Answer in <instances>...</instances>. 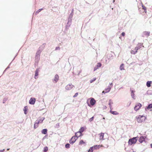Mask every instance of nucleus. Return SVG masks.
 <instances>
[{
  "mask_svg": "<svg viewBox=\"0 0 152 152\" xmlns=\"http://www.w3.org/2000/svg\"><path fill=\"white\" fill-rule=\"evenodd\" d=\"M142 105L140 103H138L136 104L134 107V110L137 111L141 107Z\"/></svg>",
  "mask_w": 152,
  "mask_h": 152,
  "instance_id": "5",
  "label": "nucleus"
},
{
  "mask_svg": "<svg viewBox=\"0 0 152 152\" xmlns=\"http://www.w3.org/2000/svg\"><path fill=\"white\" fill-rule=\"evenodd\" d=\"M125 33L124 32H122V33H121V35H122V36H124V35H125Z\"/></svg>",
  "mask_w": 152,
  "mask_h": 152,
  "instance_id": "43",
  "label": "nucleus"
},
{
  "mask_svg": "<svg viewBox=\"0 0 152 152\" xmlns=\"http://www.w3.org/2000/svg\"><path fill=\"white\" fill-rule=\"evenodd\" d=\"M112 84H113V83H110V85H112Z\"/></svg>",
  "mask_w": 152,
  "mask_h": 152,
  "instance_id": "48",
  "label": "nucleus"
},
{
  "mask_svg": "<svg viewBox=\"0 0 152 152\" xmlns=\"http://www.w3.org/2000/svg\"><path fill=\"white\" fill-rule=\"evenodd\" d=\"M42 133L43 134H46L47 133V129H44L42 131Z\"/></svg>",
  "mask_w": 152,
  "mask_h": 152,
  "instance_id": "21",
  "label": "nucleus"
},
{
  "mask_svg": "<svg viewBox=\"0 0 152 152\" xmlns=\"http://www.w3.org/2000/svg\"><path fill=\"white\" fill-rule=\"evenodd\" d=\"M120 69L121 70H124V65L123 64H122L120 67Z\"/></svg>",
  "mask_w": 152,
  "mask_h": 152,
  "instance_id": "22",
  "label": "nucleus"
},
{
  "mask_svg": "<svg viewBox=\"0 0 152 152\" xmlns=\"http://www.w3.org/2000/svg\"><path fill=\"white\" fill-rule=\"evenodd\" d=\"M138 139L137 137H134L129 139L128 142L129 144L132 145V144H135Z\"/></svg>",
  "mask_w": 152,
  "mask_h": 152,
  "instance_id": "1",
  "label": "nucleus"
},
{
  "mask_svg": "<svg viewBox=\"0 0 152 152\" xmlns=\"http://www.w3.org/2000/svg\"><path fill=\"white\" fill-rule=\"evenodd\" d=\"M142 46V44H139L137 45V47L138 50V49H140V48H141Z\"/></svg>",
  "mask_w": 152,
  "mask_h": 152,
  "instance_id": "30",
  "label": "nucleus"
},
{
  "mask_svg": "<svg viewBox=\"0 0 152 152\" xmlns=\"http://www.w3.org/2000/svg\"><path fill=\"white\" fill-rule=\"evenodd\" d=\"M110 113H111L113 115H117L118 114V113H117L116 112H115L114 111H112L111 110H111L110 111Z\"/></svg>",
  "mask_w": 152,
  "mask_h": 152,
  "instance_id": "25",
  "label": "nucleus"
},
{
  "mask_svg": "<svg viewBox=\"0 0 152 152\" xmlns=\"http://www.w3.org/2000/svg\"><path fill=\"white\" fill-rule=\"evenodd\" d=\"M94 117L93 116L89 119V121L90 122H91L94 120Z\"/></svg>",
  "mask_w": 152,
  "mask_h": 152,
  "instance_id": "37",
  "label": "nucleus"
},
{
  "mask_svg": "<svg viewBox=\"0 0 152 152\" xmlns=\"http://www.w3.org/2000/svg\"><path fill=\"white\" fill-rule=\"evenodd\" d=\"M9 150H10V148H8V149H7V151H9Z\"/></svg>",
  "mask_w": 152,
  "mask_h": 152,
  "instance_id": "50",
  "label": "nucleus"
},
{
  "mask_svg": "<svg viewBox=\"0 0 152 152\" xmlns=\"http://www.w3.org/2000/svg\"><path fill=\"white\" fill-rule=\"evenodd\" d=\"M72 19L70 18H68V22L69 23H72Z\"/></svg>",
  "mask_w": 152,
  "mask_h": 152,
  "instance_id": "39",
  "label": "nucleus"
},
{
  "mask_svg": "<svg viewBox=\"0 0 152 152\" xmlns=\"http://www.w3.org/2000/svg\"><path fill=\"white\" fill-rule=\"evenodd\" d=\"M78 95V93H76L73 96V97L75 98Z\"/></svg>",
  "mask_w": 152,
  "mask_h": 152,
  "instance_id": "38",
  "label": "nucleus"
},
{
  "mask_svg": "<svg viewBox=\"0 0 152 152\" xmlns=\"http://www.w3.org/2000/svg\"><path fill=\"white\" fill-rule=\"evenodd\" d=\"M73 14L72 13H70L69 15L68 18L72 19L73 17Z\"/></svg>",
  "mask_w": 152,
  "mask_h": 152,
  "instance_id": "33",
  "label": "nucleus"
},
{
  "mask_svg": "<svg viewBox=\"0 0 152 152\" xmlns=\"http://www.w3.org/2000/svg\"><path fill=\"white\" fill-rule=\"evenodd\" d=\"M115 1L114 0H113V2L114 3L115 2Z\"/></svg>",
  "mask_w": 152,
  "mask_h": 152,
  "instance_id": "52",
  "label": "nucleus"
},
{
  "mask_svg": "<svg viewBox=\"0 0 152 152\" xmlns=\"http://www.w3.org/2000/svg\"><path fill=\"white\" fill-rule=\"evenodd\" d=\"M38 75V74L37 73V69L36 71L35 75V78H36V77H37Z\"/></svg>",
  "mask_w": 152,
  "mask_h": 152,
  "instance_id": "40",
  "label": "nucleus"
},
{
  "mask_svg": "<svg viewBox=\"0 0 152 152\" xmlns=\"http://www.w3.org/2000/svg\"><path fill=\"white\" fill-rule=\"evenodd\" d=\"M145 140V137L143 136H141L139 138V142H140L141 143H142V142L144 141Z\"/></svg>",
  "mask_w": 152,
  "mask_h": 152,
  "instance_id": "14",
  "label": "nucleus"
},
{
  "mask_svg": "<svg viewBox=\"0 0 152 152\" xmlns=\"http://www.w3.org/2000/svg\"><path fill=\"white\" fill-rule=\"evenodd\" d=\"M81 135V133H80V132H76L75 133V136L78 138Z\"/></svg>",
  "mask_w": 152,
  "mask_h": 152,
  "instance_id": "16",
  "label": "nucleus"
},
{
  "mask_svg": "<svg viewBox=\"0 0 152 152\" xmlns=\"http://www.w3.org/2000/svg\"><path fill=\"white\" fill-rule=\"evenodd\" d=\"M96 146L97 147V146L96 145H94L92 147H91L88 150V152H93L94 150V147H95Z\"/></svg>",
  "mask_w": 152,
  "mask_h": 152,
  "instance_id": "19",
  "label": "nucleus"
},
{
  "mask_svg": "<svg viewBox=\"0 0 152 152\" xmlns=\"http://www.w3.org/2000/svg\"><path fill=\"white\" fill-rule=\"evenodd\" d=\"M150 145H151V148H152V144H151Z\"/></svg>",
  "mask_w": 152,
  "mask_h": 152,
  "instance_id": "49",
  "label": "nucleus"
},
{
  "mask_svg": "<svg viewBox=\"0 0 152 152\" xmlns=\"http://www.w3.org/2000/svg\"><path fill=\"white\" fill-rule=\"evenodd\" d=\"M102 66V64L100 63H98L96 65L94 69V71H95L97 69H99V68L101 67Z\"/></svg>",
  "mask_w": 152,
  "mask_h": 152,
  "instance_id": "9",
  "label": "nucleus"
},
{
  "mask_svg": "<svg viewBox=\"0 0 152 152\" xmlns=\"http://www.w3.org/2000/svg\"><path fill=\"white\" fill-rule=\"evenodd\" d=\"M103 119H105V118H103Z\"/></svg>",
  "mask_w": 152,
  "mask_h": 152,
  "instance_id": "51",
  "label": "nucleus"
},
{
  "mask_svg": "<svg viewBox=\"0 0 152 152\" xmlns=\"http://www.w3.org/2000/svg\"><path fill=\"white\" fill-rule=\"evenodd\" d=\"M5 150L4 149L3 150H0V152H3Z\"/></svg>",
  "mask_w": 152,
  "mask_h": 152,
  "instance_id": "45",
  "label": "nucleus"
},
{
  "mask_svg": "<svg viewBox=\"0 0 152 152\" xmlns=\"http://www.w3.org/2000/svg\"><path fill=\"white\" fill-rule=\"evenodd\" d=\"M99 139L100 140H104V133H101L99 134Z\"/></svg>",
  "mask_w": 152,
  "mask_h": 152,
  "instance_id": "15",
  "label": "nucleus"
},
{
  "mask_svg": "<svg viewBox=\"0 0 152 152\" xmlns=\"http://www.w3.org/2000/svg\"><path fill=\"white\" fill-rule=\"evenodd\" d=\"M28 110V107L27 106H26L24 109V113L25 114H26L27 113V111Z\"/></svg>",
  "mask_w": 152,
  "mask_h": 152,
  "instance_id": "24",
  "label": "nucleus"
},
{
  "mask_svg": "<svg viewBox=\"0 0 152 152\" xmlns=\"http://www.w3.org/2000/svg\"><path fill=\"white\" fill-rule=\"evenodd\" d=\"M137 51H134L133 50H131V53L132 54H135L136 53H137Z\"/></svg>",
  "mask_w": 152,
  "mask_h": 152,
  "instance_id": "32",
  "label": "nucleus"
},
{
  "mask_svg": "<svg viewBox=\"0 0 152 152\" xmlns=\"http://www.w3.org/2000/svg\"><path fill=\"white\" fill-rule=\"evenodd\" d=\"M71 24V23H69L68 22L66 25V29L67 30L69 28V27L70 26Z\"/></svg>",
  "mask_w": 152,
  "mask_h": 152,
  "instance_id": "17",
  "label": "nucleus"
},
{
  "mask_svg": "<svg viewBox=\"0 0 152 152\" xmlns=\"http://www.w3.org/2000/svg\"><path fill=\"white\" fill-rule=\"evenodd\" d=\"M60 48L59 47H57L56 48L55 50H60Z\"/></svg>",
  "mask_w": 152,
  "mask_h": 152,
  "instance_id": "42",
  "label": "nucleus"
},
{
  "mask_svg": "<svg viewBox=\"0 0 152 152\" xmlns=\"http://www.w3.org/2000/svg\"><path fill=\"white\" fill-rule=\"evenodd\" d=\"M58 79H59V76L58 75L56 74L55 75L54 78L53 80V81L54 83H56L57 82V81L58 80Z\"/></svg>",
  "mask_w": 152,
  "mask_h": 152,
  "instance_id": "10",
  "label": "nucleus"
},
{
  "mask_svg": "<svg viewBox=\"0 0 152 152\" xmlns=\"http://www.w3.org/2000/svg\"><path fill=\"white\" fill-rule=\"evenodd\" d=\"M96 102V100L94 98H92L90 101V103L91 105L93 106L95 104Z\"/></svg>",
  "mask_w": 152,
  "mask_h": 152,
  "instance_id": "13",
  "label": "nucleus"
},
{
  "mask_svg": "<svg viewBox=\"0 0 152 152\" xmlns=\"http://www.w3.org/2000/svg\"><path fill=\"white\" fill-rule=\"evenodd\" d=\"M84 130V128L83 127H81L80 129V130L78 132H80V133L83 132Z\"/></svg>",
  "mask_w": 152,
  "mask_h": 152,
  "instance_id": "29",
  "label": "nucleus"
},
{
  "mask_svg": "<svg viewBox=\"0 0 152 152\" xmlns=\"http://www.w3.org/2000/svg\"><path fill=\"white\" fill-rule=\"evenodd\" d=\"M84 141L83 140H81L80 142H79V144H83V143H84Z\"/></svg>",
  "mask_w": 152,
  "mask_h": 152,
  "instance_id": "41",
  "label": "nucleus"
},
{
  "mask_svg": "<svg viewBox=\"0 0 152 152\" xmlns=\"http://www.w3.org/2000/svg\"><path fill=\"white\" fill-rule=\"evenodd\" d=\"M142 9L144 10V11L145 13L146 12V7H145V6L143 5H142Z\"/></svg>",
  "mask_w": 152,
  "mask_h": 152,
  "instance_id": "31",
  "label": "nucleus"
},
{
  "mask_svg": "<svg viewBox=\"0 0 152 152\" xmlns=\"http://www.w3.org/2000/svg\"><path fill=\"white\" fill-rule=\"evenodd\" d=\"M65 147L66 148H69L70 147V144L69 143H67L65 145Z\"/></svg>",
  "mask_w": 152,
  "mask_h": 152,
  "instance_id": "34",
  "label": "nucleus"
},
{
  "mask_svg": "<svg viewBox=\"0 0 152 152\" xmlns=\"http://www.w3.org/2000/svg\"><path fill=\"white\" fill-rule=\"evenodd\" d=\"M74 86L71 84H69L67 85L66 87V89L67 90H71L73 87Z\"/></svg>",
  "mask_w": 152,
  "mask_h": 152,
  "instance_id": "4",
  "label": "nucleus"
},
{
  "mask_svg": "<svg viewBox=\"0 0 152 152\" xmlns=\"http://www.w3.org/2000/svg\"><path fill=\"white\" fill-rule=\"evenodd\" d=\"M77 138L75 136H73L69 141L70 143L72 144L75 142Z\"/></svg>",
  "mask_w": 152,
  "mask_h": 152,
  "instance_id": "3",
  "label": "nucleus"
},
{
  "mask_svg": "<svg viewBox=\"0 0 152 152\" xmlns=\"http://www.w3.org/2000/svg\"><path fill=\"white\" fill-rule=\"evenodd\" d=\"M38 127V122H36L34 124V128H37Z\"/></svg>",
  "mask_w": 152,
  "mask_h": 152,
  "instance_id": "27",
  "label": "nucleus"
},
{
  "mask_svg": "<svg viewBox=\"0 0 152 152\" xmlns=\"http://www.w3.org/2000/svg\"><path fill=\"white\" fill-rule=\"evenodd\" d=\"M42 10V9H39V12H40Z\"/></svg>",
  "mask_w": 152,
  "mask_h": 152,
  "instance_id": "47",
  "label": "nucleus"
},
{
  "mask_svg": "<svg viewBox=\"0 0 152 152\" xmlns=\"http://www.w3.org/2000/svg\"><path fill=\"white\" fill-rule=\"evenodd\" d=\"M96 79V78H94L93 79H92L90 80V83H92L94 81H95Z\"/></svg>",
  "mask_w": 152,
  "mask_h": 152,
  "instance_id": "36",
  "label": "nucleus"
},
{
  "mask_svg": "<svg viewBox=\"0 0 152 152\" xmlns=\"http://www.w3.org/2000/svg\"><path fill=\"white\" fill-rule=\"evenodd\" d=\"M152 108V104H149L148 105V106L147 107V108L148 110H149Z\"/></svg>",
  "mask_w": 152,
  "mask_h": 152,
  "instance_id": "26",
  "label": "nucleus"
},
{
  "mask_svg": "<svg viewBox=\"0 0 152 152\" xmlns=\"http://www.w3.org/2000/svg\"><path fill=\"white\" fill-rule=\"evenodd\" d=\"M73 12H74V10L73 9L72 11V12L71 13H72V14H73Z\"/></svg>",
  "mask_w": 152,
  "mask_h": 152,
  "instance_id": "46",
  "label": "nucleus"
},
{
  "mask_svg": "<svg viewBox=\"0 0 152 152\" xmlns=\"http://www.w3.org/2000/svg\"><path fill=\"white\" fill-rule=\"evenodd\" d=\"M111 87L108 86L107 88H105L104 91H103L102 93L105 94V93L109 92L111 89Z\"/></svg>",
  "mask_w": 152,
  "mask_h": 152,
  "instance_id": "8",
  "label": "nucleus"
},
{
  "mask_svg": "<svg viewBox=\"0 0 152 152\" xmlns=\"http://www.w3.org/2000/svg\"><path fill=\"white\" fill-rule=\"evenodd\" d=\"M44 119L45 118L44 117L41 118L39 120V123H42Z\"/></svg>",
  "mask_w": 152,
  "mask_h": 152,
  "instance_id": "23",
  "label": "nucleus"
},
{
  "mask_svg": "<svg viewBox=\"0 0 152 152\" xmlns=\"http://www.w3.org/2000/svg\"><path fill=\"white\" fill-rule=\"evenodd\" d=\"M35 102V99L34 98H31L29 101V103L30 104H33Z\"/></svg>",
  "mask_w": 152,
  "mask_h": 152,
  "instance_id": "12",
  "label": "nucleus"
},
{
  "mask_svg": "<svg viewBox=\"0 0 152 152\" xmlns=\"http://www.w3.org/2000/svg\"><path fill=\"white\" fill-rule=\"evenodd\" d=\"M152 83L151 81H148L146 83V86L148 87H149L151 86V84Z\"/></svg>",
  "mask_w": 152,
  "mask_h": 152,
  "instance_id": "20",
  "label": "nucleus"
},
{
  "mask_svg": "<svg viewBox=\"0 0 152 152\" xmlns=\"http://www.w3.org/2000/svg\"><path fill=\"white\" fill-rule=\"evenodd\" d=\"M138 50V49L137 48V47H136L135 48V51H137Z\"/></svg>",
  "mask_w": 152,
  "mask_h": 152,
  "instance_id": "44",
  "label": "nucleus"
},
{
  "mask_svg": "<svg viewBox=\"0 0 152 152\" xmlns=\"http://www.w3.org/2000/svg\"><path fill=\"white\" fill-rule=\"evenodd\" d=\"M45 44H43L42 45H41L39 48V53H41L42 50L44 48Z\"/></svg>",
  "mask_w": 152,
  "mask_h": 152,
  "instance_id": "6",
  "label": "nucleus"
},
{
  "mask_svg": "<svg viewBox=\"0 0 152 152\" xmlns=\"http://www.w3.org/2000/svg\"><path fill=\"white\" fill-rule=\"evenodd\" d=\"M96 146H96V147H94V149H99L100 147V145H96Z\"/></svg>",
  "mask_w": 152,
  "mask_h": 152,
  "instance_id": "35",
  "label": "nucleus"
},
{
  "mask_svg": "<svg viewBox=\"0 0 152 152\" xmlns=\"http://www.w3.org/2000/svg\"><path fill=\"white\" fill-rule=\"evenodd\" d=\"M130 91L131 92V96L132 98L134 99H135V94H134L135 91L131 89Z\"/></svg>",
  "mask_w": 152,
  "mask_h": 152,
  "instance_id": "11",
  "label": "nucleus"
},
{
  "mask_svg": "<svg viewBox=\"0 0 152 152\" xmlns=\"http://www.w3.org/2000/svg\"><path fill=\"white\" fill-rule=\"evenodd\" d=\"M113 104V102H112V100L110 99L109 101V104H108L109 105L110 107V109H111V108L112 107V106L111 105Z\"/></svg>",
  "mask_w": 152,
  "mask_h": 152,
  "instance_id": "18",
  "label": "nucleus"
},
{
  "mask_svg": "<svg viewBox=\"0 0 152 152\" xmlns=\"http://www.w3.org/2000/svg\"><path fill=\"white\" fill-rule=\"evenodd\" d=\"M123 88V87H121V88H120H120Z\"/></svg>",
  "mask_w": 152,
  "mask_h": 152,
  "instance_id": "53",
  "label": "nucleus"
},
{
  "mask_svg": "<svg viewBox=\"0 0 152 152\" xmlns=\"http://www.w3.org/2000/svg\"><path fill=\"white\" fill-rule=\"evenodd\" d=\"M150 32L148 31H144L142 34V36L143 37L146 36L148 37L149 36Z\"/></svg>",
  "mask_w": 152,
  "mask_h": 152,
  "instance_id": "7",
  "label": "nucleus"
},
{
  "mask_svg": "<svg viewBox=\"0 0 152 152\" xmlns=\"http://www.w3.org/2000/svg\"><path fill=\"white\" fill-rule=\"evenodd\" d=\"M145 117L143 115H139L137 118V121L138 123H141L145 121Z\"/></svg>",
  "mask_w": 152,
  "mask_h": 152,
  "instance_id": "2",
  "label": "nucleus"
},
{
  "mask_svg": "<svg viewBox=\"0 0 152 152\" xmlns=\"http://www.w3.org/2000/svg\"><path fill=\"white\" fill-rule=\"evenodd\" d=\"M48 150V148L47 147H45L44 148L43 152H47Z\"/></svg>",
  "mask_w": 152,
  "mask_h": 152,
  "instance_id": "28",
  "label": "nucleus"
}]
</instances>
